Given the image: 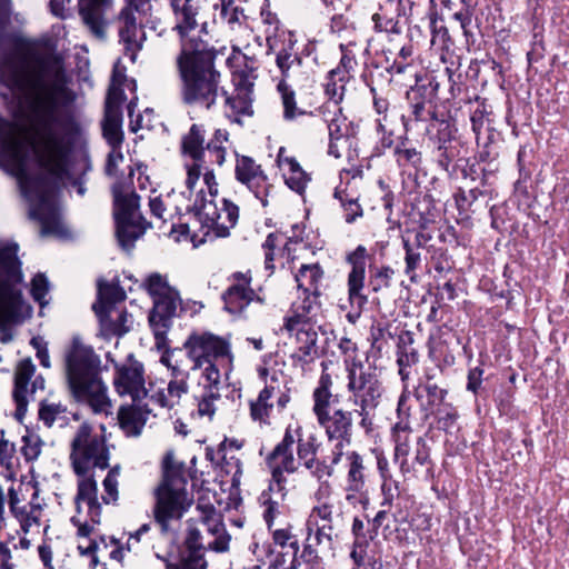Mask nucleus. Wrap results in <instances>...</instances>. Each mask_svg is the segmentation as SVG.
Here are the masks:
<instances>
[{
	"mask_svg": "<svg viewBox=\"0 0 569 569\" xmlns=\"http://www.w3.org/2000/svg\"><path fill=\"white\" fill-rule=\"evenodd\" d=\"M11 41L18 50H26L21 66L11 76L16 117L24 122V140L47 173L22 179L21 189L31 204L30 217L41 224V236L63 237L67 228L53 196L71 178L72 142L57 130L60 102L69 98L64 59L53 49H29L20 36H12Z\"/></svg>",
	"mask_w": 569,
	"mask_h": 569,
	"instance_id": "nucleus-1",
	"label": "nucleus"
},
{
	"mask_svg": "<svg viewBox=\"0 0 569 569\" xmlns=\"http://www.w3.org/2000/svg\"><path fill=\"white\" fill-rule=\"evenodd\" d=\"M219 53L204 39L183 42L176 66L180 79V99L184 104L210 110L220 96H226L221 72L216 66Z\"/></svg>",
	"mask_w": 569,
	"mask_h": 569,
	"instance_id": "nucleus-2",
	"label": "nucleus"
},
{
	"mask_svg": "<svg viewBox=\"0 0 569 569\" xmlns=\"http://www.w3.org/2000/svg\"><path fill=\"white\" fill-rule=\"evenodd\" d=\"M66 376L73 398L88 405L94 413H109L111 401L100 378V357L78 337L64 353Z\"/></svg>",
	"mask_w": 569,
	"mask_h": 569,
	"instance_id": "nucleus-3",
	"label": "nucleus"
},
{
	"mask_svg": "<svg viewBox=\"0 0 569 569\" xmlns=\"http://www.w3.org/2000/svg\"><path fill=\"white\" fill-rule=\"evenodd\" d=\"M18 244L0 240V342L13 339V326L31 318L32 307L22 297Z\"/></svg>",
	"mask_w": 569,
	"mask_h": 569,
	"instance_id": "nucleus-4",
	"label": "nucleus"
},
{
	"mask_svg": "<svg viewBox=\"0 0 569 569\" xmlns=\"http://www.w3.org/2000/svg\"><path fill=\"white\" fill-rule=\"evenodd\" d=\"M162 481L154 490L156 502L152 509L156 525L162 535L173 533L174 523H179L192 505L189 497L188 472L183 462L177 461L172 451L166 453L162 462Z\"/></svg>",
	"mask_w": 569,
	"mask_h": 569,
	"instance_id": "nucleus-5",
	"label": "nucleus"
},
{
	"mask_svg": "<svg viewBox=\"0 0 569 569\" xmlns=\"http://www.w3.org/2000/svg\"><path fill=\"white\" fill-rule=\"evenodd\" d=\"M322 372L312 391V412L328 441L351 442L353 437V411L339 407L340 396L332 392L333 381L321 362Z\"/></svg>",
	"mask_w": 569,
	"mask_h": 569,
	"instance_id": "nucleus-6",
	"label": "nucleus"
},
{
	"mask_svg": "<svg viewBox=\"0 0 569 569\" xmlns=\"http://www.w3.org/2000/svg\"><path fill=\"white\" fill-rule=\"evenodd\" d=\"M146 288L153 299V307L149 313V326L153 332L157 347H163L167 342V335L172 327L173 318L186 306L180 299L178 290L170 287L167 278L160 273H152L146 279Z\"/></svg>",
	"mask_w": 569,
	"mask_h": 569,
	"instance_id": "nucleus-7",
	"label": "nucleus"
},
{
	"mask_svg": "<svg viewBox=\"0 0 569 569\" xmlns=\"http://www.w3.org/2000/svg\"><path fill=\"white\" fill-rule=\"evenodd\" d=\"M112 196L116 236L120 247L129 251L150 223L139 211L140 197L134 191L129 192L124 182L118 181L112 186Z\"/></svg>",
	"mask_w": 569,
	"mask_h": 569,
	"instance_id": "nucleus-8",
	"label": "nucleus"
},
{
	"mask_svg": "<svg viewBox=\"0 0 569 569\" xmlns=\"http://www.w3.org/2000/svg\"><path fill=\"white\" fill-rule=\"evenodd\" d=\"M70 460L77 476L96 468L107 469L110 451L104 435L94 432L87 422L81 423L71 441Z\"/></svg>",
	"mask_w": 569,
	"mask_h": 569,
	"instance_id": "nucleus-9",
	"label": "nucleus"
},
{
	"mask_svg": "<svg viewBox=\"0 0 569 569\" xmlns=\"http://www.w3.org/2000/svg\"><path fill=\"white\" fill-rule=\"evenodd\" d=\"M191 210L201 227L211 230L218 238L228 237L239 219V207L236 203L226 198L219 201L207 199L202 190Z\"/></svg>",
	"mask_w": 569,
	"mask_h": 569,
	"instance_id": "nucleus-10",
	"label": "nucleus"
},
{
	"mask_svg": "<svg viewBox=\"0 0 569 569\" xmlns=\"http://www.w3.org/2000/svg\"><path fill=\"white\" fill-rule=\"evenodd\" d=\"M188 358L192 361V370L201 369L204 365L227 363L232 369L233 353L229 339L211 332L191 333L183 343Z\"/></svg>",
	"mask_w": 569,
	"mask_h": 569,
	"instance_id": "nucleus-11",
	"label": "nucleus"
},
{
	"mask_svg": "<svg viewBox=\"0 0 569 569\" xmlns=\"http://www.w3.org/2000/svg\"><path fill=\"white\" fill-rule=\"evenodd\" d=\"M347 390L356 407L378 408L385 388L375 366H359L347 372Z\"/></svg>",
	"mask_w": 569,
	"mask_h": 569,
	"instance_id": "nucleus-12",
	"label": "nucleus"
},
{
	"mask_svg": "<svg viewBox=\"0 0 569 569\" xmlns=\"http://www.w3.org/2000/svg\"><path fill=\"white\" fill-rule=\"evenodd\" d=\"M198 380V390L193 392L198 413L212 418L216 412L214 402L220 399L221 370L228 373L227 363L212 362L204 365Z\"/></svg>",
	"mask_w": 569,
	"mask_h": 569,
	"instance_id": "nucleus-13",
	"label": "nucleus"
},
{
	"mask_svg": "<svg viewBox=\"0 0 569 569\" xmlns=\"http://www.w3.org/2000/svg\"><path fill=\"white\" fill-rule=\"evenodd\" d=\"M346 468V500L350 503L356 501L367 505V482L370 479V465L365 455L356 450L347 451L345 455Z\"/></svg>",
	"mask_w": 569,
	"mask_h": 569,
	"instance_id": "nucleus-14",
	"label": "nucleus"
},
{
	"mask_svg": "<svg viewBox=\"0 0 569 569\" xmlns=\"http://www.w3.org/2000/svg\"><path fill=\"white\" fill-rule=\"evenodd\" d=\"M234 177L261 202L262 207L269 204V196L273 189L269 177L253 158L236 153Z\"/></svg>",
	"mask_w": 569,
	"mask_h": 569,
	"instance_id": "nucleus-15",
	"label": "nucleus"
},
{
	"mask_svg": "<svg viewBox=\"0 0 569 569\" xmlns=\"http://www.w3.org/2000/svg\"><path fill=\"white\" fill-rule=\"evenodd\" d=\"M36 366L30 358L22 359L14 371L12 397L16 403V417L21 420L27 412L28 402L33 399L37 390L44 389L42 376L34 377Z\"/></svg>",
	"mask_w": 569,
	"mask_h": 569,
	"instance_id": "nucleus-16",
	"label": "nucleus"
},
{
	"mask_svg": "<svg viewBox=\"0 0 569 569\" xmlns=\"http://www.w3.org/2000/svg\"><path fill=\"white\" fill-rule=\"evenodd\" d=\"M439 84L429 82L428 84H417L411 87L406 94L409 117L402 116L403 127L408 129L409 121H438L437 114V91Z\"/></svg>",
	"mask_w": 569,
	"mask_h": 569,
	"instance_id": "nucleus-17",
	"label": "nucleus"
},
{
	"mask_svg": "<svg viewBox=\"0 0 569 569\" xmlns=\"http://www.w3.org/2000/svg\"><path fill=\"white\" fill-rule=\"evenodd\" d=\"M433 143L432 159L437 166L449 177L457 174L460 162L463 161L462 143L452 134L449 124L439 129L437 134L431 137Z\"/></svg>",
	"mask_w": 569,
	"mask_h": 569,
	"instance_id": "nucleus-18",
	"label": "nucleus"
},
{
	"mask_svg": "<svg viewBox=\"0 0 569 569\" xmlns=\"http://www.w3.org/2000/svg\"><path fill=\"white\" fill-rule=\"evenodd\" d=\"M230 284L222 293L224 309L231 315H242L247 307L257 301L263 303V299L251 288L252 276L250 271L233 272L229 277Z\"/></svg>",
	"mask_w": 569,
	"mask_h": 569,
	"instance_id": "nucleus-19",
	"label": "nucleus"
},
{
	"mask_svg": "<svg viewBox=\"0 0 569 569\" xmlns=\"http://www.w3.org/2000/svg\"><path fill=\"white\" fill-rule=\"evenodd\" d=\"M289 336L295 338L297 345L295 351L290 355L292 366L303 372L311 371L316 361L321 357L317 329L315 326L297 327Z\"/></svg>",
	"mask_w": 569,
	"mask_h": 569,
	"instance_id": "nucleus-20",
	"label": "nucleus"
},
{
	"mask_svg": "<svg viewBox=\"0 0 569 569\" xmlns=\"http://www.w3.org/2000/svg\"><path fill=\"white\" fill-rule=\"evenodd\" d=\"M367 258L368 252L362 244L358 246L346 257V261L350 266L347 278L349 301L359 309L368 303V296L363 293L366 287Z\"/></svg>",
	"mask_w": 569,
	"mask_h": 569,
	"instance_id": "nucleus-21",
	"label": "nucleus"
},
{
	"mask_svg": "<svg viewBox=\"0 0 569 569\" xmlns=\"http://www.w3.org/2000/svg\"><path fill=\"white\" fill-rule=\"evenodd\" d=\"M166 569H207L204 547L201 542L200 530L190 527L179 547L178 556L166 560Z\"/></svg>",
	"mask_w": 569,
	"mask_h": 569,
	"instance_id": "nucleus-22",
	"label": "nucleus"
},
{
	"mask_svg": "<svg viewBox=\"0 0 569 569\" xmlns=\"http://www.w3.org/2000/svg\"><path fill=\"white\" fill-rule=\"evenodd\" d=\"M323 122L329 133L328 153L340 158V149L349 143V122L342 113V109L336 102H327L320 108Z\"/></svg>",
	"mask_w": 569,
	"mask_h": 569,
	"instance_id": "nucleus-23",
	"label": "nucleus"
},
{
	"mask_svg": "<svg viewBox=\"0 0 569 569\" xmlns=\"http://www.w3.org/2000/svg\"><path fill=\"white\" fill-rule=\"evenodd\" d=\"M139 18L137 13L122 9L117 17L119 41L131 62H136L146 40L144 26L138 22Z\"/></svg>",
	"mask_w": 569,
	"mask_h": 569,
	"instance_id": "nucleus-24",
	"label": "nucleus"
},
{
	"mask_svg": "<svg viewBox=\"0 0 569 569\" xmlns=\"http://www.w3.org/2000/svg\"><path fill=\"white\" fill-rule=\"evenodd\" d=\"M144 370L141 362L129 357L128 362L116 368L113 385L121 396L129 395L133 402L146 398Z\"/></svg>",
	"mask_w": 569,
	"mask_h": 569,
	"instance_id": "nucleus-25",
	"label": "nucleus"
},
{
	"mask_svg": "<svg viewBox=\"0 0 569 569\" xmlns=\"http://www.w3.org/2000/svg\"><path fill=\"white\" fill-rule=\"evenodd\" d=\"M114 0H78V13L88 31L99 40H104L109 26L108 12Z\"/></svg>",
	"mask_w": 569,
	"mask_h": 569,
	"instance_id": "nucleus-26",
	"label": "nucleus"
},
{
	"mask_svg": "<svg viewBox=\"0 0 569 569\" xmlns=\"http://www.w3.org/2000/svg\"><path fill=\"white\" fill-rule=\"evenodd\" d=\"M266 465L270 469L272 482L276 485L281 500L286 497L284 473H295L299 469V462L293 456V449L274 446L266 457Z\"/></svg>",
	"mask_w": 569,
	"mask_h": 569,
	"instance_id": "nucleus-27",
	"label": "nucleus"
},
{
	"mask_svg": "<svg viewBox=\"0 0 569 569\" xmlns=\"http://www.w3.org/2000/svg\"><path fill=\"white\" fill-rule=\"evenodd\" d=\"M280 37H283L280 48L278 46V37H267V44L268 53L276 52V64L282 74L281 80L286 81V79L291 77L292 72L300 69L302 59L296 50L297 41L293 39V36L282 32Z\"/></svg>",
	"mask_w": 569,
	"mask_h": 569,
	"instance_id": "nucleus-28",
	"label": "nucleus"
},
{
	"mask_svg": "<svg viewBox=\"0 0 569 569\" xmlns=\"http://www.w3.org/2000/svg\"><path fill=\"white\" fill-rule=\"evenodd\" d=\"M174 18L173 31L180 38V46L184 41L191 39H202L201 37H189V33L198 28V16L200 14L201 3L200 0H182L174 6L170 7Z\"/></svg>",
	"mask_w": 569,
	"mask_h": 569,
	"instance_id": "nucleus-29",
	"label": "nucleus"
},
{
	"mask_svg": "<svg viewBox=\"0 0 569 569\" xmlns=\"http://www.w3.org/2000/svg\"><path fill=\"white\" fill-rule=\"evenodd\" d=\"M302 295L301 301L293 302L283 319V328L288 333H292L297 327L313 326L312 318L320 309V296H315L312 292H302Z\"/></svg>",
	"mask_w": 569,
	"mask_h": 569,
	"instance_id": "nucleus-30",
	"label": "nucleus"
},
{
	"mask_svg": "<svg viewBox=\"0 0 569 569\" xmlns=\"http://www.w3.org/2000/svg\"><path fill=\"white\" fill-rule=\"evenodd\" d=\"M78 477L80 479L78 480L77 495L74 497L77 511L78 513H81V503H87L88 518H90L93 523H100L102 508L98 500L97 481L88 473Z\"/></svg>",
	"mask_w": 569,
	"mask_h": 569,
	"instance_id": "nucleus-31",
	"label": "nucleus"
},
{
	"mask_svg": "<svg viewBox=\"0 0 569 569\" xmlns=\"http://www.w3.org/2000/svg\"><path fill=\"white\" fill-rule=\"evenodd\" d=\"M206 129L203 124L193 123L189 131L181 137L180 150L183 157L193 162H209L207 153Z\"/></svg>",
	"mask_w": 569,
	"mask_h": 569,
	"instance_id": "nucleus-32",
	"label": "nucleus"
},
{
	"mask_svg": "<svg viewBox=\"0 0 569 569\" xmlns=\"http://www.w3.org/2000/svg\"><path fill=\"white\" fill-rule=\"evenodd\" d=\"M284 152L286 149L281 147L277 154L278 166L284 169V182L292 191L302 194L310 181V177L295 157L284 156Z\"/></svg>",
	"mask_w": 569,
	"mask_h": 569,
	"instance_id": "nucleus-33",
	"label": "nucleus"
},
{
	"mask_svg": "<svg viewBox=\"0 0 569 569\" xmlns=\"http://www.w3.org/2000/svg\"><path fill=\"white\" fill-rule=\"evenodd\" d=\"M150 410L137 405L122 406L118 411L119 427L128 437H137L142 432Z\"/></svg>",
	"mask_w": 569,
	"mask_h": 569,
	"instance_id": "nucleus-34",
	"label": "nucleus"
},
{
	"mask_svg": "<svg viewBox=\"0 0 569 569\" xmlns=\"http://www.w3.org/2000/svg\"><path fill=\"white\" fill-rule=\"evenodd\" d=\"M126 292L119 282L98 281V300L92 309L97 317L103 313H111L114 305L126 299Z\"/></svg>",
	"mask_w": 569,
	"mask_h": 569,
	"instance_id": "nucleus-35",
	"label": "nucleus"
},
{
	"mask_svg": "<svg viewBox=\"0 0 569 569\" xmlns=\"http://www.w3.org/2000/svg\"><path fill=\"white\" fill-rule=\"evenodd\" d=\"M413 335L410 331H406L399 336L397 343V365L399 367V376L402 381H406L410 377L408 368L416 366L419 362V351L413 347Z\"/></svg>",
	"mask_w": 569,
	"mask_h": 569,
	"instance_id": "nucleus-36",
	"label": "nucleus"
},
{
	"mask_svg": "<svg viewBox=\"0 0 569 569\" xmlns=\"http://www.w3.org/2000/svg\"><path fill=\"white\" fill-rule=\"evenodd\" d=\"M435 0H408L397 7V16L405 17L409 24L420 28L428 16H435Z\"/></svg>",
	"mask_w": 569,
	"mask_h": 569,
	"instance_id": "nucleus-37",
	"label": "nucleus"
},
{
	"mask_svg": "<svg viewBox=\"0 0 569 569\" xmlns=\"http://www.w3.org/2000/svg\"><path fill=\"white\" fill-rule=\"evenodd\" d=\"M305 538L302 541V549L300 552V559L303 563L317 566L320 563V547L327 542L326 538L316 530L312 522L305 523L303 528Z\"/></svg>",
	"mask_w": 569,
	"mask_h": 569,
	"instance_id": "nucleus-38",
	"label": "nucleus"
},
{
	"mask_svg": "<svg viewBox=\"0 0 569 569\" xmlns=\"http://www.w3.org/2000/svg\"><path fill=\"white\" fill-rule=\"evenodd\" d=\"M449 390L437 383L418 385L415 389V397L419 401L422 412L428 413L437 407L448 402Z\"/></svg>",
	"mask_w": 569,
	"mask_h": 569,
	"instance_id": "nucleus-39",
	"label": "nucleus"
},
{
	"mask_svg": "<svg viewBox=\"0 0 569 569\" xmlns=\"http://www.w3.org/2000/svg\"><path fill=\"white\" fill-rule=\"evenodd\" d=\"M274 393L276 387L271 383L266 385L257 399L249 402L250 418L260 426L270 425V416L273 409V403L270 400L274 397Z\"/></svg>",
	"mask_w": 569,
	"mask_h": 569,
	"instance_id": "nucleus-40",
	"label": "nucleus"
},
{
	"mask_svg": "<svg viewBox=\"0 0 569 569\" xmlns=\"http://www.w3.org/2000/svg\"><path fill=\"white\" fill-rule=\"evenodd\" d=\"M323 278V270L319 263L302 264L295 276L298 290L312 292L320 296V282Z\"/></svg>",
	"mask_w": 569,
	"mask_h": 569,
	"instance_id": "nucleus-41",
	"label": "nucleus"
},
{
	"mask_svg": "<svg viewBox=\"0 0 569 569\" xmlns=\"http://www.w3.org/2000/svg\"><path fill=\"white\" fill-rule=\"evenodd\" d=\"M221 97L224 98V113L229 119L240 122L239 117L252 116V99L249 92L240 90L232 96L226 92V96Z\"/></svg>",
	"mask_w": 569,
	"mask_h": 569,
	"instance_id": "nucleus-42",
	"label": "nucleus"
},
{
	"mask_svg": "<svg viewBox=\"0 0 569 569\" xmlns=\"http://www.w3.org/2000/svg\"><path fill=\"white\" fill-rule=\"evenodd\" d=\"M331 490L330 485L326 481L323 482L318 491L316 492V498L318 503L312 507L307 522L318 521L319 523H329L335 520V505L328 500L321 501L322 498L329 496Z\"/></svg>",
	"mask_w": 569,
	"mask_h": 569,
	"instance_id": "nucleus-43",
	"label": "nucleus"
},
{
	"mask_svg": "<svg viewBox=\"0 0 569 569\" xmlns=\"http://www.w3.org/2000/svg\"><path fill=\"white\" fill-rule=\"evenodd\" d=\"M102 134L111 148H121L123 142L122 112L109 111L102 120Z\"/></svg>",
	"mask_w": 569,
	"mask_h": 569,
	"instance_id": "nucleus-44",
	"label": "nucleus"
},
{
	"mask_svg": "<svg viewBox=\"0 0 569 569\" xmlns=\"http://www.w3.org/2000/svg\"><path fill=\"white\" fill-rule=\"evenodd\" d=\"M396 271L388 264H370L368 289L373 293L381 292L391 287Z\"/></svg>",
	"mask_w": 569,
	"mask_h": 569,
	"instance_id": "nucleus-45",
	"label": "nucleus"
},
{
	"mask_svg": "<svg viewBox=\"0 0 569 569\" xmlns=\"http://www.w3.org/2000/svg\"><path fill=\"white\" fill-rule=\"evenodd\" d=\"M277 90L281 96L284 120L292 121L307 113L303 108L298 106L296 92L290 88L287 81L280 80L277 86Z\"/></svg>",
	"mask_w": 569,
	"mask_h": 569,
	"instance_id": "nucleus-46",
	"label": "nucleus"
},
{
	"mask_svg": "<svg viewBox=\"0 0 569 569\" xmlns=\"http://www.w3.org/2000/svg\"><path fill=\"white\" fill-rule=\"evenodd\" d=\"M98 318L101 329L107 336L121 337L130 330L131 316L126 310L118 311L116 320L111 318V313H103L98 316Z\"/></svg>",
	"mask_w": 569,
	"mask_h": 569,
	"instance_id": "nucleus-47",
	"label": "nucleus"
},
{
	"mask_svg": "<svg viewBox=\"0 0 569 569\" xmlns=\"http://www.w3.org/2000/svg\"><path fill=\"white\" fill-rule=\"evenodd\" d=\"M430 416L435 418L439 430L448 432L456 426L459 412L451 402H446L425 415L426 418Z\"/></svg>",
	"mask_w": 569,
	"mask_h": 569,
	"instance_id": "nucleus-48",
	"label": "nucleus"
},
{
	"mask_svg": "<svg viewBox=\"0 0 569 569\" xmlns=\"http://www.w3.org/2000/svg\"><path fill=\"white\" fill-rule=\"evenodd\" d=\"M228 141V132L217 129L213 137L207 142L208 161L210 164L222 166L226 161L224 143Z\"/></svg>",
	"mask_w": 569,
	"mask_h": 569,
	"instance_id": "nucleus-49",
	"label": "nucleus"
},
{
	"mask_svg": "<svg viewBox=\"0 0 569 569\" xmlns=\"http://www.w3.org/2000/svg\"><path fill=\"white\" fill-rule=\"evenodd\" d=\"M274 483L271 482L268 490H264L261 492L259 497V501L263 509V520L267 525L268 530H271V528L274 526V521L278 516L282 513L283 506L276 499L272 498L271 492L274 489Z\"/></svg>",
	"mask_w": 569,
	"mask_h": 569,
	"instance_id": "nucleus-50",
	"label": "nucleus"
},
{
	"mask_svg": "<svg viewBox=\"0 0 569 569\" xmlns=\"http://www.w3.org/2000/svg\"><path fill=\"white\" fill-rule=\"evenodd\" d=\"M341 50V59L337 68L330 71V76L336 78L339 76L340 82H348L352 78V72H355L358 61L356 54L348 46H340Z\"/></svg>",
	"mask_w": 569,
	"mask_h": 569,
	"instance_id": "nucleus-51",
	"label": "nucleus"
},
{
	"mask_svg": "<svg viewBox=\"0 0 569 569\" xmlns=\"http://www.w3.org/2000/svg\"><path fill=\"white\" fill-rule=\"evenodd\" d=\"M271 533L272 542L284 549L289 548L292 550L293 553H298L300 550V543L297 535L293 532V526L291 523H288L283 528H271L269 530Z\"/></svg>",
	"mask_w": 569,
	"mask_h": 569,
	"instance_id": "nucleus-52",
	"label": "nucleus"
},
{
	"mask_svg": "<svg viewBox=\"0 0 569 569\" xmlns=\"http://www.w3.org/2000/svg\"><path fill=\"white\" fill-rule=\"evenodd\" d=\"M408 139H405L395 147L393 153L400 167H412L418 169L422 163V154L413 147H408Z\"/></svg>",
	"mask_w": 569,
	"mask_h": 569,
	"instance_id": "nucleus-53",
	"label": "nucleus"
},
{
	"mask_svg": "<svg viewBox=\"0 0 569 569\" xmlns=\"http://www.w3.org/2000/svg\"><path fill=\"white\" fill-rule=\"evenodd\" d=\"M19 457L16 445L4 437V430L0 431V466L9 472H14L19 467Z\"/></svg>",
	"mask_w": 569,
	"mask_h": 569,
	"instance_id": "nucleus-54",
	"label": "nucleus"
},
{
	"mask_svg": "<svg viewBox=\"0 0 569 569\" xmlns=\"http://www.w3.org/2000/svg\"><path fill=\"white\" fill-rule=\"evenodd\" d=\"M338 348L343 356V365L346 372L352 370L353 368H358L359 366H365V363L358 356L357 343L352 341L350 338H341Z\"/></svg>",
	"mask_w": 569,
	"mask_h": 569,
	"instance_id": "nucleus-55",
	"label": "nucleus"
},
{
	"mask_svg": "<svg viewBox=\"0 0 569 569\" xmlns=\"http://www.w3.org/2000/svg\"><path fill=\"white\" fill-rule=\"evenodd\" d=\"M50 288V282L44 273L39 272L31 280L30 295L41 309L49 305L50 300L47 297L49 296Z\"/></svg>",
	"mask_w": 569,
	"mask_h": 569,
	"instance_id": "nucleus-56",
	"label": "nucleus"
},
{
	"mask_svg": "<svg viewBox=\"0 0 569 569\" xmlns=\"http://www.w3.org/2000/svg\"><path fill=\"white\" fill-rule=\"evenodd\" d=\"M402 247L405 249V273L411 279H415L416 270L421 264V253L419 249L411 244V240L405 236L401 237Z\"/></svg>",
	"mask_w": 569,
	"mask_h": 569,
	"instance_id": "nucleus-57",
	"label": "nucleus"
},
{
	"mask_svg": "<svg viewBox=\"0 0 569 569\" xmlns=\"http://www.w3.org/2000/svg\"><path fill=\"white\" fill-rule=\"evenodd\" d=\"M335 198H337L343 210H345V220L347 223H353L357 218L363 214L362 208L356 198H349V196L343 192L336 190Z\"/></svg>",
	"mask_w": 569,
	"mask_h": 569,
	"instance_id": "nucleus-58",
	"label": "nucleus"
},
{
	"mask_svg": "<svg viewBox=\"0 0 569 569\" xmlns=\"http://www.w3.org/2000/svg\"><path fill=\"white\" fill-rule=\"evenodd\" d=\"M67 411L66 406L58 402H48L46 400L40 402L39 407V419L44 423L47 427H51L57 419L62 417Z\"/></svg>",
	"mask_w": 569,
	"mask_h": 569,
	"instance_id": "nucleus-59",
	"label": "nucleus"
},
{
	"mask_svg": "<svg viewBox=\"0 0 569 569\" xmlns=\"http://www.w3.org/2000/svg\"><path fill=\"white\" fill-rule=\"evenodd\" d=\"M42 509L40 505L30 503V509L26 511L22 509L17 517L20 521L21 529L24 533H28L32 528L40 527Z\"/></svg>",
	"mask_w": 569,
	"mask_h": 569,
	"instance_id": "nucleus-60",
	"label": "nucleus"
},
{
	"mask_svg": "<svg viewBox=\"0 0 569 569\" xmlns=\"http://www.w3.org/2000/svg\"><path fill=\"white\" fill-rule=\"evenodd\" d=\"M42 441L39 436L30 433L22 437V446L20 449L21 455L27 462H32L38 459L41 453Z\"/></svg>",
	"mask_w": 569,
	"mask_h": 569,
	"instance_id": "nucleus-61",
	"label": "nucleus"
},
{
	"mask_svg": "<svg viewBox=\"0 0 569 569\" xmlns=\"http://www.w3.org/2000/svg\"><path fill=\"white\" fill-rule=\"evenodd\" d=\"M371 20L373 22V30L376 32H386L392 34H400L401 27L399 20L392 17H387L380 12L372 14Z\"/></svg>",
	"mask_w": 569,
	"mask_h": 569,
	"instance_id": "nucleus-62",
	"label": "nucleus"
},
{
	"mask_svg": "<svg viewBox=\"0 0 569 569\" xmlns=\"http://www.w3.org/2000/svg\"><path fill=\"white\" fill-rule=\"evenodd\" d=\"M221 460V469L226 475H231L232 486H239L242 477V462L240 459L236 457L227 458L226 456H222Z\"/></svg>",
	"mask_w": 569,
	"mask_h": 569,
	"instance_id": "nucleus-63",
	"label": "nucleus"
},
{
	"mask_svg": "<svg viewBox=\"0 0 569 569\" xmlns=\"http://www.w3.org/2000/svg\"><path fill=\"white\" fill-rule=\"evenodd\" d=\"M221 17L231 28L236 24H241L242 19L246 18L243 9L237 6L234 1H228L222 4Z\"/></svg>",
	"mask_w": 569,
	"mask_h": 569,
	"instance_id": "nucleus-64",
	"label": "nucleus"
}]
</instances>
